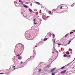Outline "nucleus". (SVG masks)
<instances>
[{
  "label": "nucleus",
  "instance_id": "dca6fc26",
  "mask_svg": "<svg viewBox=\"0 0 75 75\" xmlns=\"http://www.w3.org/2000/svg\"><path fill=\"white\" fill-rule=\"evenodd\" d=\"M41 69H39V70L38 72H41Z\"/></svg>",
  "mask_w": 75,
  "mask_h": 75
},
{
  "label": "nucleus",
  "instance_id": "ea45409f",
  "mask_svg": "<svg viewBox=\"0 0 75 75\" xmlns=\"http://www.w3.org/2000/svg\"><path fill=\"white\" fill-rule=\"evenodd\" d=\"M17 45H16V46H17Z\"/></svg>",
  "mask_w": 75,
  "mask_h": 75
},
{
  "label": "nucleus",
  "instance_id": "a878e982",
  "mask_svg": "<svg viewBox=\"0 0 75 75\" xmlns=\"http://www.w3.org/2000/svg\"><path fill=\"white\" fill-rule=\"evenodd\" d=\"M35 24H37V23H34Z\"/></svg>",
  "mask_w": 75,
  "mask_h": 75
},
{
  "label": "nucleus",
  "instance_id": "20e7f679",
  "mask_svg": "<svg viewBox=\"0 0 75 75\" xmlns=\"http://www.w3.org/2000/svg\"><path fill=\"white\" fill-rule=\"evenodd\" d=\"M55 69H56V68H54L52 69L51 70V72H53V71H55Z\"/></svg>",
  "mask_w": 75,
  "mask_h": 75
},
{
  "label": "nucleus",
  "instance_id": "0eeeda50",
  "mask_svg": "<svg viewBox=\"0 0 75 75\" xmlns=\"http://www.w3.org/2000/svg\"><path fill=\"white\" fill-rule=\"evenodd\" d=\"M67 56H68V55L65 54L64 55L63 57H67Z\"/></svg>",
  "mask_w": 75,
  "mask_h": 75
},
{
  "label": "nucleus",
  "instance_id": "bb28decb",
  "mask_svg": "<svg viewBox=\"0 0 75 75\" xmlns=\"http://www.w3.org/2000/svg\"><path fill=\"white\" fill-rule=\"evenodd\" d=\"M21 64H23V62H21Z\"/></svg>",
  "mask_w": 75,
  "mask_h": 75
},
{
  "label": "nucleus",
  "instance_id": "4468645a",
  "mask_svg": "<svg viewBox=\"0 0 75 75\" xmlns=\"http://www.w3.org/2000/svg\"><path fill=\"white\" fill-rule=\"evenodd\" d=\"M52 37H53V38H54V37H55V35H54V34H52Z\"/></svg>",
  "mask_w": 75,
  "mask_h": 75
},
{
  "label": "nucleus",
  "instance_id": "5701e85b",
  "mask_svg": "<svg viewBox=\"0 0 75 75\" xmlns=\"http://www.w3.org/2000/svg\"><path fill=\"white\" fill-rule=\"evenodd\" d=\"M73 33H74V32H73L70 33V34H73Z\"/></svg>",
  "mask_w": 75,
  "mask_h": 75
},
{
  "label": "nucleus",
  "instance_id": "6ab92c4d",
  "mask_svg": "<svg viewBox=\"0 0 75 75\" xmlns=\"http://www.w3.org/2000/svg\"><path fill=\"white\" fill-rule=\"evenodd\" d=\"M52 75H55V73H52Z\"/></svg>",
  "mask_w": 75,
  "mask_h": 75
},
{
  "label": "nucleus",
  "instance_id": "cd10ccee",
  "mask_svg": "<svg viewBox=\"0 0 75 75\" xmlns=\"http://www.w3.org/2000/svg\"><path fill=\"white\" fill-rule=\"evenodd\" d=\"M21 3V4H23V2H22Z\"/></svg>",
  "mask_w": 75,
  "mask_h": 75
},
{
  "label": "nucleus",
  "instance_id": "7c9ffc66",
  "mask_svg": "<svg viewBox=\"0 0 75 75\" xmlns=\"http://www.w3.org/2000/svg\"><path fill=\"white\" fill-rule=\"evenodd\" d=\"M15 67H16V66H13V68H15Z\"/></svg>",
  "mask_w": 75,
  "mask_h": 75
},
{
  "label": "nucleus",
  "instance_id": "c756f323",
  "mask_svg": "<svg viewBox=\"0 0 75 75\" xmlns=\"http://www.w3.org/2000/svg\"><path fill=\"white\" fill-rule=\"evenodd\" d=\"M34 21H36L35 19H34Z\"/></svg>",
  "mask_w": 75,
  "mask_h": 75
},
{
  "label": "nucleus",
  "instance_id": "4be33fe9",
  "mask_svg": "<svg viewBox=\"0 0 75 75\" xmlns=\"http://www.w3.org/2000/svg\"><path fill=\"white\" fill-rule=\"evenodd\" d=\"M2 74H4V73H0V75H1Z\"/></svg>",
  "mask_w": 75,
  "mask_h": 75
},
{
  "label": "nucleus",
  "instance_id": "2f4dec72",
  "mask_svg": "<svg viewBox=\"0 0 75 75\" xmlns=\"http://www.w3.org/2000/svg\"><path fill=\"white\" fill-rule=\"evenodd\" d=\"M71 57V55H69V57Z\"/></svg>",
  "mask_w": 75,
  "mask_h": 75
},
{
  "label": "nucleus",
  "instance_id": "4c0bfd02",
  "mask_svg": "<svg viewBox=\"0 0 75 75\" xmlns=\"http://www.w3.org/2000/svg\"><path fill=\"white\" fill-rule=\"evenodd\" d=\"M73 5H74V4H72V5H71V6H73Z\"/></svg>",
  "mask_w": 75,
  "mask_h": 75
},
{
  "label": "nucleus",
  "instance_id": "2eb2a0df",
  "mask_svg": "<svg viewBox=\"0 0 75 75\" xmlns=\"http://www.w3.org/2000/svg\"><path fill=\"white\" fill-rule=\"evenodd\" d=\"M67 36H68V34H67L65 35V37H67Z\"/></svg>",
  "mask_w": 75,
  "mask_h": 75
},
{
  "label": "nucleus",
  "instance_id": "473e14b6",
  "mask_svg": "<svg viewBox=\"0 0 75 75\" xmlns=\"http://www.w3.org/2000/svg\"><path fill=\"white\" fill-rule=\"evenodd\" d=\"M35 47H37V46H35Z\"/></svg>",
  "mask_w": 75,
  "mask_h": 75
},
{
  "label": "nucleus",
  "instance_id": "c9c22d12",
  "mask_svg": "<svg viewBox=\"0 0 75 75\" xmlns=\"http://www.w3.org/2000/svg\"><path fill=\"white\" fill-rule=\"evenodd\" d=\"M16 68H14V70H15V69H16Z\"/></svg>",
  "mask_w": 75,
  "mask_h": 75
},
{
  "label": "nucleus",
  "instance_id": "ddd939ff",
  "mask_svg": "<svg viewBox=\"0 0 75 75\" xmlns=\"http://www.w3.org/2000/svg\"><path fill=\"white\" fill-rule=\"evenodd\" d=\"M53 42L54 43V44H55V39L53 40Z\"/></svg>",
  "mask_w": 75,
  "mask_h": 75
},
{
  "label": "nucleus",
  "instance_id": "58836bf2",
  "mask_svg": "<svg viewBox=\"0 0 75 75\" xmlns=\"http://www.w3.org/2000/svg\"><path fill=\"white\" fill-rule=\"evenodd\" d=\"M67 65H69V64Z\"/></svg>",
  "mask_w": 75,
  "mask_h": 75
},
{
  "label": "nucleus",
  "instance_id": "b1692460",
  "mask_svg": "<svg viewBox=\"0 0 75 75\" xmlns=\"http://www.w3.org/2000/svg\"><path fill=\"white\" fill-rule=\"evenodd\" d=\"M62 8H63V6H61L60 9H62Z\"/></svg>",
  "mask_w": 75,
  "mask_h": 75
},
{
  "label": "nucleus",
  "instance_id": "e433bc0d",
  "mask_svg": "<svg viewBox=\"0 0 75 75\" xmlns=\"http://www.w3.org/2000/svg\"><path fill=\"white\" fill-rule=\"evenodd\" d=\"M56 73H57V72H55L54 74H56Z\"/></svg>",
  "mask_w": 75,
  "mask_h": 75
},
{
  "label": "nucleus",
  "instance_id": "72a5a7b5",
  "mask_svg": "<svg viewBox=\"0 0 75 75\" xmlns=\"http://www.w3.org/2000/svg\"><path fill=\"white\" fill-rule=\"evenodd\" d=\"M50 34L51 35H52V34H51V33H50Z\"/></svg>",
  "mask_w": 75,
  "mask_h": 75
},
{
  "label": "nucleus",
  "instance_id": "393cba45",
  "mask_svg": "<svg viewBox=\"0 0 75 75\" xmlns=\"http://www.w3.org/2000/svg\"><path fill=\"white\" fill-rule=\"evenodd\" d=\"M20 55L19 54H18V55H16V57H18V56H20Z\"/></svg>",
  "mask_w": 75,
  "mask_h": 75
},
{
  "label": "nucleus",
  "instance_id": "7ed1b4c3",
  "mask_svg": "<svg viewBox=\"0 0 75 75\" xmlns=\"http://www.w3.org/2000/svg\"><path fill=\"white\" fill-rule=\"evenodd\" d=\"M18 59L21 60V59H22V57L21 56H19L18 57Z\"/></svg>",
  "mask_w": 75,
  "mask_h": 75
},
{
  "label": "nucleus",
  "instance_id": "a211bd4d",
  "mask_svg": "<svg viewBox=\"0 0 75 75\" xmlns=\"http://www.w3.org/2000/svg\"><path fill=\"white\" fill-rule=\"evenodd\" d=\"M71 41L70 40L69 41V43H68V44H69L70 43H71Z\"/></svg>",
  "mask_w": 75,
  "mask_h": 75
},
{
  "label": "nucleus",
  "instance_id": "6e6552de",
  "mask_svg": "<svg viewBox=\"0 0 75 75\" xmlns=\"http://www.w3.org/2000/svg\"><path fill=\"white\" fill-rule=\"evenodd\" d=\"M36 3L37 4H38V5H40V4L38 2H36Z\"/></svg>",
  "mask_w": 75,
  "mask_h": 75
},
{
  "label": "nucleus",
  "instance_id": "9d476101",
  "mask_svg": "<svg viewBox=\"0 0 75 75\" xmlns=\"http://www.w3.org/2000/svg\"><path fill=\"white\" fill-rule=\"evenodd\" d=\"M23 6L24 7H25V8H28V7H27V6H25V5H23Z\"/></svg>",
  "mask_w": 75,
  "mask_h": 75
},
{
  "label": "nucleus",
  "instance_id": "412c9836",
  "mask_svg": "<svg viewBox=\"0 0 75 75\" xmlns=\"http://www.w3.org/2000/svg\"><path fill=\"white\" fill-rule=\"evenodd\" d=\"M51 11H50L49 12V14H51Z\"/></svg>",
  "mask_w": 75,
  "mask_h": 75
},
{
  "label": "nucleus",
  "instance_id": "c85d7f7f",
  "mask_svg": "<svg viewBox=\"0 0 75 75\" xmlns=\"http://www.w3.org/2000/svg\"><path fill=\"white\" fill-rule=\"evenodd\" d=\"M58 45H61V44H58Z\"/></svg>",
  "mask_w": 75,
  "mask_h": 75
},
{
  "label": "nucleus",
  "instance_id": "9b49d317",
  "mask_svg": "<svg viewBox=\"0 0 75 75\" xmlns=\"http://www.w3.org/2000/svg\"><path fill=\"white\" fill-rule=\"evenodd\" d=\"M48 40V38H45V39H44V41H47V40Z\"/></svg>",
  "mask_w": 75,
  "mask_h": 75
},
{
  "label": "nucleus",
  "instance_id": "f8f14e48",
  "mask_svg": "<svg viewBox=\"0 0 75 75\" xmlns=\"http://www.w3.org/2000/svg\"><path fill=\"white\" fill-rule=\"evenodd\" d=\"M69 51H72V49H69Z\"/></svg>",
  "mask_w": 75,
  "mask_h": 75
},
{
  "label": "nucleus",
  "instance_id": "1a4fd4ad",
  "mask_svg": "<svg viewBox=\"0 0 75 75\" xmlns=\"http://www.w3.org/2000/svg\"><path fill=\"white\" fill-rule=\"evenodd\" d=\"M66 53L67 54V55H69V54H70L69 52L67 51V52Z\"/></svg>",
  "mask_w": 75,
  "mask_h": 75
},
{
  "label": "nucleus",
  "instance_id": "423d86ee",
  "mask_svg": "<svg viewBox=\"0 0 75 75\" xmlns=\"http://www.w3.org/2000/svg\"><path fill=\"white\" fill-rule=\"evenodd\" d=\"M29 11L30 13H33V11L31 9H29Z\"/></svg>",
  "mask_w": 75,
  "mask_h": 75
},
{
  "label": "nucleus",
  "instance_id": "aec40b11",
  "mask_svg": "<svg viewBox=\"0 0 75 75\" xmlns=\"http://www.w3.org/2000/svg\"><path fill=\"white\" fill-rule=\"evenodd\" d=\"M19 3H21V2H22V1H21L20 0H19Z\"/></svg>",
  "mask_w": 75,
  "mask_h": 75
},
{
  "label": "nucleus",
  "instance_id": "39448f33",
  "mask_svg": "<svg viewBox=\"0 0 75 75\" xmlns=\"http://www.w3.org/2000/svg\"><path fill=\"white\" fill-rule=\"evenodd\" d=\"M67 7L66 6H63L62 9H65V8H67Z\"/></svg>",
  "mask_w": 75,
  "mask_h": 75
},
{
  "label": "nucleus",
  "instance_id": "f03ea898",
  "mask_svg": "<svg viewBox=\"0 0 75 75\" xmlns=\"http://www.w3.org/2000/svg\"><path fill=\"white\" fill-rule=\"evenodd\" d=\"M66 72V70H64V71H63L61 72V74H64V73H65Z\"/></svg>",
  "mask_w": 75,
  "mask_h": 75
},
{
  "label": "nucleus",
  "instance_id": "f704fd0d",
  "mask_svg": "<svg viewBox=\"0 0 75 75\" xmlns=\"http://www.w3.org/2000/svg\"><path fill=\"white\" fill-rule=\"evenodd\" d=\"M73 32H75V30H74V31Z\"/></svg>",
  "mask_w": 75,
  "mask_h": 75
},
{
  "label": "nucleus",
  "instance_id": "f257e3e1",
  "mask_svg": "<svg viewBox=\"0 0 75 75\" xmlns=\"http://www.w3.org/2000/svg\"><path fill=\"white\" fill-rule=\"evenodd\" d=\"M42 18L43 20H46L47 18V17L45 15H43L42 16Z\"/></svg>",
  "mask_w": 75,
  "mask_h": 75
},
{
  "label": "nucleus",
  "instance_id": "f3484780",
  "mask_svg": "<svg viewBox=\"0 0 75 75\" xmlns=\"http://www.w3.org/2000/svg\"><path fill=\"white\" fill-rule=\"evenodd\" d=\"M64 68H65V66H64V67H62L61 68V69H64Z\"/></svg>",
  "mask_w": 75,
  "mask_h": 75
}]
</instances>
